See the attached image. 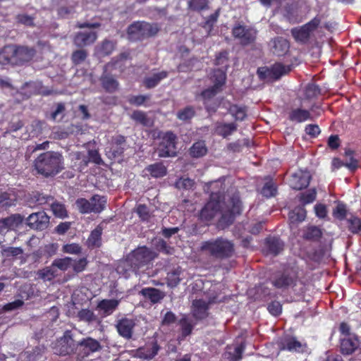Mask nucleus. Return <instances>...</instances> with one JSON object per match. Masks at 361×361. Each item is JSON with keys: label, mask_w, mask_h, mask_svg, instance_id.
Segmentation results:
<instances>
[{"label": "nucleus", "mask_w": 361, "mask_h": 361, "mask_svg": "<svg viewBox=\"0 0 361 361\" xmlns=\"http://www.w3.org/2000/svg\"><path fill=\"white\" fill-rule=\"evenodd\" d=\"M71 156L73 160L80 161V169H83L84 167H86L89 163V160L87 159V157L86 154L81 152H73L71 153Z\"/></svg>", "instance_id": "56"}, {"label": "nucleus", "mask_w": 361, "mask_h": 361, "mask_svg": "<svg viewBox=\"0 0 361 361\" xmlns=\"http://www.w3.org/2000/svg\"><path fill=\"white\" fill-rule=\"evenodd\" d=\"M145 171L153 178H158L166 175V168L162 163H155L149 165Z\"/></svg>", "instance_id": "35"}, {"label": "nucleus", "mask_w": 361, "mask_h": 361, "mask_svg": "<svg viewBox=\"0 0 361 361\" xmlns=\"http://www.w3.org/2000/svg\"><path fill=\"white\" fill-rule=\"evenodd\" d=\"M18 23L26 26H34V18L27 14H19L16 17Z\"/></svg>", "instance_id": "61"}, {"label": "nucleus", "mask_w": 361, "mask_h": 361, "mask_svg": "<svg viewBox=\"0 0 361 361\" xmlns=\"http://www.w3.org/2000/svg\"><path fill=\"white\" fill-rule=\"evenodd\" d=\"M244 349L245 345L243 343L239 345L228 346L224 353V357L226 359L231 361H238L241 359Z\"/></svg>", "instance_id": "29"}, {"label": "nucleus", "mask_w": 361, "mask_h": 361, "mask_svg": "<svg viewBox=\"0 0 361 361\" xmlns=\"http://www.w3.org/2000/svg\"><path fill=\"white\" fill-rule=\"evenodd\" d=\"M51 208L54 214L59 218L63 219L68 216L67 211L63 204L53 202L51 203Z\"/></svg>", "instance_id": "52"}, {"label": "nucleus", "mask_w": 361, "mask_h": 361, "mask_svg": "<svg viewBox=\"0 0 361 361\" xmlns=\"http://www.w3.org/2000/svg\"><path fill=\"white\" fill-rule=\"evenodd\" d=\"M225 197L218 192H212L209 201L200 212V219L209 222L219 217V226L225 228L233 223L235 216L241 212V202L238 196H233L226 204Z\"/></svg>", "instance_id": "1"}, {"label": "nucleus", "mask_w": 361, "mask_h": 361, "mask_svg": "<svg viewBox=\"0 0 361 361\" xmlns=\"http://www.w3.org/2000/svg\"><path fill=\"white\" fill-rule=\"evenodd\" d=\"M211 79L214 82V85L202 92V96L204 99H209L214 97L222 90L226 79L225 71L220 68L215 70Z\"/></svg>", "instance_id": "9"}, {"label": "nucleus", "mask_w": 361, "mask_h": 361, "mask_svg": "<svg viewBox=\"0 0 361 361\" xmlns=\"http://www.w3.org/2000/svg\"><path fill=\"white\" fill-rule=\"evenodd\" d=\"M200 250L216 259L231 257L234 253L233 243L224 238L210 240L202 243Z\"/></svg>", "instance_id": "3"}, {"label": "nucleus", "mask_w": 361, "mask_h": 361, "mask_svg": "<svg viewBox=\"0 0 361 361\" xmlns=\"http://www.w3.org/2000/svg\"><path fill=\"white\" fill-rule=\"evenodd\" d=\"M76 317L78 321L84 322L86 323H92L97 320V317L95 315L93 311L89 309H82L78 312Z\"/></svg>", "instance_id": "38"}, {"label": "nucleus", "mask_w": 361, "mask_h": 361, "mask_svg": "<svg viewBox=\"0 0 361 361\" xmlns=\"http://www.w3.org/2000/svg\"><path fill=\"white\" fill-rule=\"evenodd\" d=\"M106 203V197L104 196H100L99 195H94L92 197V207L99 208L98 211H92L94 213H100L105 208Z\"/></svg>", "instance_id": "51"}, {"label": "nucleus", "mask_w": 361, "mask_h": 361, "mask_svg": "<svg viewBox=\"0 0 361 361\" xmlns=\"http://www.w3.org/2000/svg\"><path fill=\"white\" fill-rule=\"evenodd\" d=\"M159 350V347L157 343H153L149 346L138 348L134 356L141 359L151 360L158 353Z\"/></svg>", "instance_id": "21"}, {"label": "nucleus", "mask_w": 361, "mask_h": 361, "mask_svg": "<svg viewBox=\"0 0 361 361\" xmlns=\"http://www.w3.org/2000/svg\"><path fill=\"white\" fill-rule=\"evenodd\" d=\"M305 345L295 338H286L281 342V349L289 351L302 352Z\"/></svg>", "instance_id": "33"}, {"label": "nucleus", "mask_w": 361, "mask_h": 361, "mask_svg": "<svg viewBox=\"0 0 361 361\" xmlns=\"http://www.w3.org/2000/svg\"><path fill=\"white\" fill-rule=\"evenodd\" d=\"M232 33L241 44L247 45L255 41L257 32L252 27L238 24L233 28Z\"/></svg>", "instance_id": "11"}, {"label": "nucleus", "mask_w": 361, "mask_h": 361, "mask_svg": "<svg viewBox=\"0 0 361 361\" xmlns=\"http://www.w3.org/2000/svg\"><path fill=\"white\" fill-rule=\"evenodd\" d=\"M133 319L123 318L117 322L116 325L117 331L122 337L129 339L132 337L133 329L135 326Z\"/></svg>", "instance_id": "17"}, {"label": "nucleus", "mask_w": 361, "mask_h": 361, "mask_svg": "<svg viewBox=\"0 0 361 361\" xmlns=\"http://www.w3.org/2000/svg\"><path fill=\"white\" fill-rule=\"evenodd\" d=\"M320 23L321 18L316 16L302 27L293 28L291 30V34L296 41L306 42L309 39L311 34L318 27Z\"/></svg>", "instance_id": "8"}, {"label": "nucleus", "mask_w": 361, "mask_h": 361, "mask_svg": "<svg viewBox=\"0 0 361 361\" xmlns=\"http://www.w3.org/2000/svg\"><path fill=\"white\" fill-rule=\"evenodd\" d=\"M183 274V271L180 268L178 267L170 271L167 274V284L169 286L173 288L176 287L180 281V275Z\"/></svg>", "instance_id": "42"}, {"label": "nucleus", "mask_w": 361, "mask_h": 361, "mask_svg": "<svg viewBox=\"0 0 361 361\" xmlns=\"http://www.w3.org/2000/svg\"><path fill=\"white\" fill-rule=\"evenodd\" d=\"M317 192L315 189L310 190L301 193L300 200L303 205L313 202L316 199Z\"/></svg>", "instance_id": "54"}, {"label": "nucleus", "mask_w": 361, "mask_h": 361, "mask_svg": "<svg viewBox=\"0 0 361 361\" xmlns=\"http://www.w3.org/2000/svg\"><path fill=\"white\" fill-rule=\"evenodd\" d=\"M311 176L307 171H298L292 174L289 184L294 190H301L308 186Z\"/></svg>", "instance_id": "13"}, {"label": "nucleus", "mask_w": 361, "mask_h": 361, "mask_svg": "<svg viewBox=\"0 0 361 361\" xmlns=\"http://www.w3.org/2000/svg\"><path fill=\"white\" fill-rule=\"evenodd\" d=\"M237 125L234 123H216L215 126V133L223 137H226L235 132L237 130Z\"/></svg>", "instance_id": "32"}, {"label": "nucleus", "mask_w": 361, "mask_h": 361, "mask_svg": "<svg viewBox=\"0 0 361 361\" xmlns=\"http://www.w3.org/2000/svg\"><path fill=\"white\" fill-rule=\"evenodd\" d=\"M115 48V44L110 40H104L102 44L97 47V54L100 56H105L111 54Z\"/></svg>", "instance_id": "46"}, {"label": "nucleus", "mask_w": 361, "mask_h": 361, "mask_svg": "<svg viewBox=\"0 0 361 361\" xmlns=\"http://www.w3.org/2000/svg\"><path fill=\"white\" fill-rule=\"evenodd\" d=\"M109 64L105 66V73L101 76L100 80L103 88L108 92H116L119 87L118 82L111 75L106 73Z\"/></svg>", "instance_id": "19"}, {"label": "nucleus", "mask_w": 361, "mask_h": 361, "mask_svg": "<svg viewBox=\"0 0 361 361\" xmlns=\"http://www.w3.org/2000/svg\"><path fill=\"white\" fill-rule=\"evenodd\" d=\"M15 59L14 64L21 66L30 62L36 54L35 49L25 46L15 45Z\"/></svg>", "instance_id": "12"}, {"label": "nucleus", "mask_w": 361, "mask_h": 361, "mask_svg": "<svg viewBox=\"0 0 361 361\" xmlns=\"http://www.w3.org/2000/svg\"><path fill=\"white\" fill-rule=\"evenodd\" d=\"M348 229L353 234H358L361 231V219L351 216L347 219Z\"/></svg>", "instance_id": "45"}, {"label": "nucleus", "mask_w": 361, "mask_h": 361, "mask_svg": "<svg viewBox=\"0 0 361 361\" xmlns=\"http://www.w3.org/2000/svg\"><path fill=\"white\" fill-rule=\"evenodd\" d=\"M207 152V148L204 141L195 142L190 149V154L192 157L199 158L204 156Z\"/></svg>", "instance_id": "36"}, {"label": "nucleus", "mask_w": 361, "mask_h": 361, "mask_svg": "<svg viewBox=\"0 0 361 361\" xmlns=\"http://www.w3.org/2000/svg\"><path fill=\"white\" fill-rule=\"evenodd\" d=\"M119 302L120 301L116 299H104L98 303L97 309L102 312L104 316H109L117 309Z\"/></svg>", "instance_id": "20"}, {"label": "nucleus", "mask_w": 361, "mask_h": 361, "mask_svg": "<svg viewBox=\"0 0 361 361\" xmlns=\"http://www.w3.org/2000/svg\"><path fill=\"white\" fill-rule=\"evenodd\" d=\"M159 29L157 25L142 21L135 22L128 28V36L130 40H142L156 35Z\"/></svg>", "instance_id": "4"}, {"label": "nucleus", "mask_w": 361, "mask_h": 361, "mask_svg": "<svg viewBox=\"0 0 361 361\" xmlns=\"http://www.w3.org/2000/svg\"><path fill=\"white\" fill-rule=\"evenodd\" d=\"M136 123L141 124L143 126H151L152 121L147 116V114L142 111H135L130 116Z\"/></svg>", "instance_id": "37"}, {"label": "nucleus", "mask_w": 361, "mask_h": 361, "mask_svg": "<svg viewBox=\"0 0 361 361\" xmlns=\"http://www.w3.org/2000/svg\"><path fill=\"white\" fill-rule=\"evenodd\" d=\"M266 246L270 254L276 255L283 250L284 243L279 238L270 237L266 240Z\"/></svg>", "instance_id": "31"}, {"label": "nucleus", "mask_w": 361, "mask_h": 361, "mask_svg": "<svg viewBox=\"0 0 361 361\" xmlns=\"http://www.w3.org/2000/svg\"><path fill=\"white\" fill-rule=\"evenodd\" d=\"M305 96L307 98H312L319 94V88L314 84H308L305 87Z\"/></svg>", "instance_id": "63"}, {"label": "nucleus", "mask_w": 361, "mask_h": 361, "mask_svg": "<svg viewBox=\"0 0 361 361\" xmlns=\"http://www.w3.org/2000/svg\"><path fill=\"white\" fill-rule=\"evenodd\" d=\"M62 250L66 253L76 255L80 253L81 247L76 243L66 244L63 246Z\"/></svg>", "instance_id": "62"}, {"label": "nucleus", "mask_w": 361, "mask_h": 361, "mask_svg": "<svg viewBox=\"0 0 361 361\" xmlns=\"http://www.w3.org/2000/svg\"><path fill=\"white\" fill-rule=\"evenodd\" d=\"M17 198L14 193L5 192L0 194V211L6 210L16 204Z\"/></svg>", "instance_id": "34"}, {"label": "nucleus", "mask_w": 361, "mask_h": 361, "mask_svg": "<svg viewBox=\"0 0 361 361\" xmlns=\"http://www.w3.org/2000/svg\"><path fill=\"white\" fill-rule=\"evenodd\" d=\"M155 257L154 253L149 249L143 247L135 250L132 255L124 262L125 264L132 266L134 271L144 264L151 261Z\"/></svg>", "instance_id": "7"}, {"label": "nucleus", "mask_w": 361, "mask_h": 361, "mask_svg": "<svg viewBox=\"0 0 361 361\" xmlns=\"http://www.w3.org/2000/svg\"><path fill=\"white\" fill-rule=\"evenodd\" d=\"M87 264V259L85 257H82L78 260H73L71 267H73L74 271L79 273L85 270Z\"/></svg>", "instance_id": "59"}, {"label": "nucleus", "mask_w": 361, "mask_h": 361, "mask_svg": "<svg viewBox=\"0 0 361 361\" xmlns=\"http://www.w3.org/2000/svg\"><path fill=\"white\" fill-rule=\"evenodd\" d=\"M167 76L168 72L165 71L152 73L144 78L143 84L147 89H151L156 87L162 80L167 78Z\"/></svg>", "instance_id": "22"}, {"label": "nucleus", "mask_w": 361, "mask_h": 361, "mask_svg": "<svg viewBox=\"0 0 361 361\" xmlns=\"http://www.w3.org/2000/svg\"><path fill=\"white\" fill-rule=\"evenodd\" d=\"M145 299L150 300L152 303L160 302L165 296L164 292L154 288H145L140 291Z\"/></svg>", "instance_id": "24"}, {"label": "nucleus", "mask_w": 361, "mask_h": 361, "mask_svg": "<svg viewBox=\"0 0 361 361\" xmlns=\"http://www.w3.org/2000/svg\"><path fill=\"white\" fill-rule=\"evenodd\" d=\"M360 342L355 338H343L341 341V350L344 355H350L356 350H358Z\"/></svg>", "instance_id": "26"}, {"label": "nucleus", "mask_w": 361, "mask_h": 361, "mask_svg": "<svg viewBox=\"0 0 361 361\" xmlns=\"http://www.w3.org/2000/svg\"><path fill=\"white\" fill-rule=\"evenodd\" d=\"M92 197L88 200L80 198L76 200V206L81 213H91L92 211H98L99 208L92 207Z\"/></svg>", "instance_id": "39"}, {"label": "nucleus", "mask_w": 361, "mask_h": 361, "mask_svg": "<svg viewBox=\"0 0 361 361\" xmlns=\"http://www.w3.org/2000/svg\"><path fill=\"white\" fill-rule=\"evenodd\" d=\"M176 136L172 132H166L161 137V142L157 148L160 157H175L176 155Z\"/></svg>", "instance_id": "6"}, {"label": "nucleus", "mask_w": 361, "mask_h": 361, "mask_svg": "<svg viewBox=\"0 0 361 361\" xmlns=\"http://www.w3.org/2000/svg\"><path fill=\"white\" fill-rule=\"evenodd\" d=\"M353 151L350 149H347L345 152V155L346 157V162L345 163V166L348 168L351 171L355 170L358 166V161L353 157Z\"/></svg>", "instance_id": "53"}, {"label": "nucleus", "mask_w": 361, "mask_h": 361, "mask_svg": "<svg viewBox=\"0 0 361 361\" xmlns=\"http://www.w3.org/2000/svg\"><path fill=\"white\" fill-rule=\"evenodd\" d=\"M27 222L32 228L43 230L49 223V216L44 212L32 213L27 218Z\"/></svg>", "instance_id": "14"}, {"label": "nucleus", "mask_w": 361, "mask_h": 361, "mask_svg": "<svg viewBox=\"0 0 361 361\" xmlns=\"http://www.w3.org/2000/svg\"><path fill=\"white\" fill-rule=\"evenodd\" d=\"M276 192V185L271 180L266 182L261 190V194L267 198L274 197Z\"/></svg>", "instance_id": "48"}, {"label": "nucleus", "mask_w": 361, "mask_h": 361, "mask_svg": "<svg viewBox=\"0 0 361 361\" xmlns=\"http://www.w3.org/2000/svg\"><path fill=\"white\" fill-rule=\"evenodd\" d=\"M102 231V226L99 225L91 232L87 240L88 247L93 249L101 246Z\"/></svg>", "instance_id": "30"}, {"label": "nucleus", "mask_w": 361, "mask_h": 361, "mask_svg": "<svg viewBox=\"0 0 361 361\" xmlns=\"http://www.w3.org/2000/svg\"><path fill=\"white\" fill-rule=\"evenodd\" d=\"M288 216L290 223H299L305 220L306 211L302 207H298L290 211Z\"/></svg>", "instance_id": "40"}, {"label": "nucleus", "mask_w": 361, "mask_h": 361, "mask_svg": "<svg viewBox=\"0 0 361 361\" xmlns=\"http://www.w3.org/2000/svg\"><path fill=\"white\" fill-rule=\"evenodd\" d=\"M219 301L220 300H218L216 296H209L208 300L199 299L194 300L192 306L193 317L197 319H202L207 317L208 315L207 311L209 310V305Z\"/></svg>", "instance_id": "10"}, {"label": "nucleus", "mask_w": 361, "mask_h": 361, "mask_svg": "<svg viewBox=\"0 0 361 361\" xmlns=\"http://www.w3.org/2000/svg\"><path fill=\"white\" fill-rule=\"evenodd\" d=\"M346 212L345 206L343 204H338L334 210L333 214L336 218L342 220L345 218Z\"/></svg>", "instance_id": "64"}, {"label": "nucleus", "mask_w": 361, "mask_h": 361, "mask_svg": "<svg viewBox=\"0 0 361 361\" xmlns=\"http://www.w3.org/2000/svg\"><path fill=\"white\" fill-rule=\"evenodd\" d=\"M290 70L288 66L286 67L281 63H276L267 70V74L275 79H279L281 75L289 72Z\"/></svg>", "instance_id": "41"}, {"label": "nucleus", "mask_w": 361, "mask_h": 361, "mask_svg": "<svg viewBox=\"0 0 361 361\" xmlns=\"http://www.w3.org/2000/svg\"><path fill=\"white\" fill-rule=\"evenodd\" d=\"M179 325L180 326L181 336L183 338H185L191 334L195 324L189 318L184 316L180 319Z\"/></svg>", "instance_id": "44"}, {"label": "nucleus", "mask_w": 361, "mask_h": 361, "mask_svg": "<svg viewBox=\"0 0 361 361\" xmlns=\"http://www.w3.org/2000/svg\"><path fill=\"white\" fill-rule=\"evenodd\" d=\"M78 348H80V350H82L85 355H88L92 353L99 351L102 348V345L97 340L87 337L78 342Z\"/></svg>", "instance_id": "18"}, {"label": "nucleus", "mask_w": 361, "mask_h": 361, "mask_svg": "<svg viewBox=\"0 0 361 361\" xmlns=\"http://www.w3.org/2000/svg\"><path fill=\"white\" fill-rule=\"evenodd\" d=\"M59 275L57 269L53 266L46 267L38 271V276L44 281H51Z\"/></svg>", "instance_id": "43"}, {"label": "nucleus", "mask_w": 361, "mask_h": 361, "mask_svg": "<svg viewBox=\"0 0 361 361\" xmlns=\"http://www.w3.org/2000/svg\"><path fill=\"white\" fill-rule=\"evenodd\" d=\"M15 45L5 46L0 51V63L2 65H15Z\"/></svg>", "instance_id": "28"}, {"label": "nucleus", "mask_w": 361, "mask_h": 361, "mask_svg": "<svg viewBox=\"0 0 361 361\" xmlns=\"http://www.w3.org/2000/svg\"><path fill=\"white\" fill-rule=\"evenodd\" d=\"M322 231L317 226L307 227L303 233L304 238L310 240H317L322 236Z\"/></svg>", "instance_id": "47"}, {"label": "nucleus", "mask_w": 361, "mask_h": 361, "mask_svg": "<svg viewBox=\"0 0 361 361\" xmlns=\"http://www.w3.org/2000/svg\"><path fill=\"white\" fill-rule=\"evenodd\" d=\"M270 46L272 52L277 56L284 55L289 49L288 42L282 37H277L272 40Z\"/></svg>", "instance_id": "23"}, {"label": "nucleus", "mask_w": 361, "mask_h": 361, "mask_svg": "<svg viewBox=\"0 0 361 361\" xmlns=\"http://www.w3.org/2000/svg\"><path fill=\"white\" fill-rule=\"evenodd\" d=\"M87 56V51L79 49L72 54L71 59L74 64L78 65L83 62Z\"/></svg>", "instance_id": "57"}, {"label": "nucleus", "mask_w": 361, "mask_h": 361, "mask_svg": "<svg viewBox=\"0 0 361 361\" xmlns=\"http://www.w3.org/2000/svg\"><path fill=\"white\" fill-rule=\"evenodd\" d=\"M73 259L71 257H66L64 258L55 259L52 264L55 269H59L63 271L68 270L71 267Z\"/></svg>", "instance_id": "49"}, {"label": "nucleus", "mask_w": 361, "mask_h": 361, "mask_svg": "<svg viewBox=\"0 0 361 361\" xmlns=\"http://www.w3.org/2000/svg\"><path fill=\"white\" fill-rule=\"evenodd\" d=\"M296 277L294 274H283L273 281V285L277 288H288L295 286Z\"/></svg>", "instance_id": "25"}, {"label": "nucleus", "mask_w": 361, "mask_h": 361, "mask_svg": "<svg viewBox=\"0 0 361 361\" xmlns=\"http://www.w3.org/2000/svg\"><path fill=\"white\" fill-rule=\"evenodd\" d=\"M35 167L44 176H53L63 169V158L59 152H44L35 159Z\"/></svg>", "instance_id": "2"}, {"label": "nucleus", "mask_w": 361, "mask_h": 361, "mask_svg": "<svg viewBox=\"0 0 361 361\" xmlns=\"http://www.w3.org/2000/svg\"><path fill=\"white\" fill-rule=\"evenodd\" d=\"M228 111L236 121H243L246 117V109L244 106L233 104L230 106Z\"/></svg>", "instance_id": "50"}, {"label": "nucleus", "mask_w": 361, "mask_h": 361, "mask_svg": "<svg viewBox=\"0 0 361 361\" xmlns=\"http://www.w3.org/2000/svg\"><path fill=\"white\" fill-rule=\"evenodd\" d=\"M23 218L19 214H12L0 219V233L16 229L23 222Z\"/></svg>", "instance_id": "15"}, {"label": "nucleus", "mask_w": 361, "mask_h": 361, "mask_svg": "<svg viewBox=\"0 0 361 361\" xmlns=\"http://www.w3.org/2000/svg\"><path fill=\"white\" fill-rule=\"evenodd\" d=\"M97 39V33L94 31H82L76 33L73 42L78 47H83L93 44Z\"/></svg>", "instance_id": "16"}, {"label": "nucleus", "mask_w": 361, "mask_h": 361, "mask_svg": "<svg viewBox=\"0 0 361 361\" xmlns=\"http://www.w3.org/2000/svg\"><path fill=\"white\" fill-rule=\"evenodd\" d=\"M74 334L71 331L67 330L54 345L56 354L66 355L73 353L78 348V343L73 339Z\"/></svg>", "instance_id": "5"}, {"label": "nucleus", "mask_w": 361, "mask_h": 361, "mask_svg": "<svg viewBox=\"0 0 361 361\" xmlns=\"http://www.w3.org/2000/svg\"><path fill=\"white\" fill-rule=\"evenodd\" d=\"M136 213L143 221H148L151 218V213L145 204H139L136 208Z\"/></svg>", "instance_id": "55"}, {"label": "nucleus", "mask_w": 361, "mask_h": 361, "mask_svg": "<svg viewBox=\"0 0 361 361\" xmlns=\"http://www.w3.org/2000/svg\"><path fill=\"white\" fill-rule=\"evenodd\" d=\"M194 185L193 180L189 178H182L178 179L176 183V188L179 189H190Z\"/></svg>", "instance_id": "60"}, {"label": "nucleus", "mask_w": 361, "mask_h": 361, "mask_svg": "<svg viewBox=\"0 0 361 361\" xmlns=\"http://www.w3.org/2000/svg\"><path fill=\"white\" fill-rule=\"evenodd\" d=\"M195 115V110L191 106H187L180 110L177 114V117L181 121H187L191 119Z\"/></svg>", "instance_id": "58"}, {"label": "nucleus", "mask_w": 361, "mask_h": 361, "mask_svg": "<svg viewBox=\"0 0 361 361\" xmlns=\"http://www.w3.org/2000/svg\"><path fill=\"white\" fill-rule=\"evenodd\" d=\"M288 118L293 122L302 123L312 119V116L309 111L296 108L290 111Z\"/></svg>", "instance_id": "27"}]
</instances>
